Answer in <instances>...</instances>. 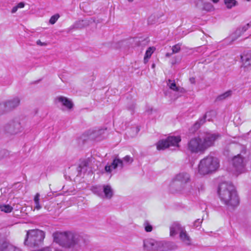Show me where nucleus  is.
<instances>
[{"label":"nucleus","mask_w":251,"mask_h":251,"mask_svg":"<svg viewBox=\"0 0 251 251\" xmlns=\"http://www.w3.org/2000/svg\"><path fill=\"white\" fill-rule=\"evenodd\" d=\"M219 137V134L210 133L194 137L188 140L186 150L192 154H203L209 148L214 145L215 140Z\"/></svg>","instance_id":"obj_1"},{"label":"nucleus","mask_w":251,"mask_h":251,"mask_svg":"<svg viewBox=\"0 0 251 251\" xmlns=\"http://www.w3.org/2000/svg\"><path fill=\"white\" fill-rule=\"evenodd\" d=\"M170 190L172 193L193 194L195 190L194 185L191 182L190 175L186 172H181L176 175L170 184Z\"/></svg>","instance_id":"obj_2"},{"label":"nucleus","mask_w":251,"mask_h":251,"mask_svg":"<svg viewBox=\"0 0 251 251\" xmlns=\"http://www.w3.org/2000/svg\"><path fill=\"white\" fill-rule=\"evenodd\" d=\"M218 193L221 201L228 207H234L238 204L239 198L237 192L231 183H221L219 185Z\"/></svg>","instance_id":"obj_3"},{"label":"nucleus","mask_w":251,"mask_h":251,"mask_svg":"<svg viewBox=\"0 0 251 251\" xmlns=\"http://www.w3.org/2000/svg\"><path fill=\"white\" fill-rule=\"evenodd\" d=\"M53 241L64 248H72L80 245L81 236L72 232H56L53 233Z\"/></svg>","instance_id":"obj_4"},{"label":"nucleus","mask_w":251,"mask_h":251,"mask_svg":"<svg viewBox=\"0 0 251 251\" xmlns=\"http://www.w3.org/2000/svg\"><path fill=\"white\" fill-rule=\"evenodd\" d=\"M219 166V161L217 158L208 155L200 161L198 172L202 175L209 174L217 171Z\"/></svg>","instance_id":"obj_5"},{"label":"nucleus","mask_w":251,"mask_h":251,"mask_svg":"<svg viewBox=\"0 0 251 251\" xmlns=\"http://www.w3.org/2000/svg\"><path fill=\"white\" fill-rule=\"evenodd\" d=\"M45 237V232L39 229H31L27 231L24 243L31 247L41 245Z\"/></svg>","instance_id":"obj_6"},{"label":"nucleus","mask_w":251,"mask_h":251,"mask_svg":"<svg viewBox=\"0 0 251 251\" xmlns=\"http://www.w3.org/2000/svg\"><path fill=\"white\" fill-rule=\"evenodd\" d=\"M21 125V120L19 117H16L9 121L4 126L5 133L10 135H15L21 132L23 130Z\"/></svg>","instance_id":"obj_7"},{"label":"nucleus","mask_w":251,"mask_h":251,"mask_svg":"<svg viewBox=\"0 0 251 251\" xmlns=\"http://www.w3.org/2000/svg\"><path fill=\"white\" fill-rule=\"evenodd\" d=\"M143 248L146 251H163L164 249V243L152 238L146 239L143 241Z\"/></svg>","instance_id":"obj_8"},{"label":"nucleus","mask_w":251,"mask_h":251,"mask_svg":"<svg viewBox=\"0 0 251 251\" xmlns=\"http://www.w3.org/2000/svg\"><path fill=\"white\" fill-rule=\"evenodd\" d=\"M180 141L179 136H169L165 140H159L156 143V148L158 150H163L170 146L178 147Z\"/></svg>","instance_id":"obj_9"},{"label":"nucleus","mask_w":251,"mask_h":251,"mask_svg":"<svg viewBox=\"0 0 251 251\" xmlns=\"http://www.w3.org/2000/svg\"><path fill=\"white\" fill-rule=\"evenodd\" d=\"M133 161V159L129 155H126L123 159L115 158L110 165H107L105 167V170L106 172L111 173L112 169H115L118 167L122 169L124 167V162L125 163L130 164Z\"/></svg>","instance_id":"obj_10"},{"label":"nucleus","mask_w":251,"mask_h":251,"mask_svg":"<svg viewBox=\"0 0 251 251\" xmlns=\"http://www.w3.org/2000/svg\"><path fill=\"white\" fill-rule=\"evenodd\" d=\"M54 102L58 106H64L68 110H71L74 106V104L71 100L62 96H57L55 98Z\"/></svg>","instance_id":"obj_11"},{"label":"nucleus","mask_w":251,"mask_h":251,"mask_svg":"<svg viewBox=\"0 0 251 251\" xmlns=\"http://www.w3.org/2000/svg\"><path fill=\"white\" fill-rule=\"evenodd\" d=\"M232 164L236 171L239 172H241L245 165L244 158L240 154L233 158Z\"/></svg>","instance_id":"obj_12"},{"label":"nucleus","mask_w":251,"mask_h":251,"mask_svg":"<svg viewBox=\"0 0 251 251\" xmlns=\"http://www.w3.org/2000/svg\"><path fill=\"white\" fill-rule=\"evenodd\" d=\"M21 100L19 97H14L13 99L4 101L7 109L10 112L17 107L20 103Z\"/></svg>","instance_id":"obj_13"},{"label":"nucleus","mask_w":251,"mask_h":251,"mask_svg":"<svg viewBox=\"0 0 251 251\" xmlns=\"http://www.w3.org/2000/svg\"><path fill=\"white\" fill-rule=\"evenodd\" d=\"M242 67L247 70L251 69V51L244 53L241 55Z\"/></svg>","instance_id":"obj_14"},{"label":"nucleus","mask_w":251,"mask_h":251,"mask_svg":"<svg viewBox=\"0 0 251 251\" xmlns=\"http://www.w3.org/2000/svg\"><path fill=\"white\" fill-rule=\"evenodd\" d=\"M185 229V228L177 223L175 222L173 223L170 226V235L171 236H174L178 233L180 234L182 230Z\"/></svg>","instance_id":"obj_15"},{"label":"nucleus","mask_w":251,"mask_h":251,"mask_svg":"<svg viewBox=\"0 0 251 251\" xmlns=\"http://www.w3.org/2000/svg\"><path fill=\"white\" fill-rule=\"evenodd\" d=\"M103 197L107 199H110L114 195V191L109 185L102 186Z\"/></svg>","instance_id":"obj_16"},{"label":"nucleus","mask_w":251,"mask_h":251,"mask_svg":"<svg viewBox=\"0 0 251 251\" xmlns=\"http://www.w3.org/2000/svg\"><path fill=\"white\" fill-rule=\"evenodd\" d=\"M90 162L89 159H84L81 161L77 168V171L79 174L81 173H85L89 168V163Z\"/></svg>","instance_id":"obj_17"},{"label":"nucleus","mask_w":251,"mask_h":251,"mask_svg":"<svg viewBox=\"0 0 251 251\" xmlns=\"http://www.w3.org/2000/svg\"><path fill=\"white\" fill-rule=\"evenodd\" d=\"M179 238L180 240L186 245L190 246L191 245V238L187 233L185 229L182 230L179 234Z\"/></svg>","instance_id":"obj_18"},{"label":"nucleus","mask_w":251,"mask_h":251,"mask_svg":"<svg viewBox=\"0 0 251 251\" xmlns=\"http://www.w3.org/2000/svg\"><path fill=\"white\" fill-rule=\"evenodd\" d=\"M167 85L173 91H179L181 93H183L184 91L183 88L177 87L174 80L169 79L167 82Z\"/></svg>","instance_id":"obj_19"},{"label":"nucleus","mask_w":251,"mask_h":251,"mask_svg":"<svg viewBox=\"0 0 251 251\" xmlns=\"http://www.w3.org/2000/svg\"><path fill=\"white\" fill-rule=\"evenodd\" d=\"M207 114V113H206L202 118L200 119L196 122L193 125V128L194 129L195 131L198 130L200 127L201 126L205 123Z\"/></svg>","instance_id":"obj_20"},{"label":"nucleus","mask_w":251,"mask_h":251,"mask_svg":"<svg viewBox=\"0 0 251 251\" xmlns=\"http://www.w3.org/2000/svg\"><path fill=\"white\" fill-rule=\"evenodd\" d=\"M88 25V22L85 20H79L77 22H76L74 26L75 28H81L85 26H86Z\"/></svg>","instance_id":"obj_21"},{"label":"nucleus","mask_w":251,"mask_h":251,"mask_svg":"<svg viewBox=\"0 0 251 251\" xmlns=\"http://www.w3.org/2000/svg\"><path fill=\"white\" fill-rule=\"evenodd\" d=\"M92 191L93 192L99 196V197L102 198L103 197V193H102V187L100 186H95L93 187L92 189Z\"/></svg>","instance_id":"obj_22"},{"label":"nucleus","mask_w":251,"mask_h":251,"mask_svg":"<svg viewBox=\"0 0 251 251\" xmlns=\"http://www.w3.org/2000/svg\"><path fill=\"white\" fill-rule=\"evenodd\" d=\"M232 91L230 90L227 91L225 93L219 95L216 98V100L220 101L226 99V98L230 97L231 95Z\"/></svg>","instance_id":"obj_23"},{"label":"nucleus","mask_w":251,"mask_h":251,"mask_svg":"<svg viewBox=\"0 0 251 251\" xmlns=\"http://www.w3.org/2000/svg\"><path fill=\"white\" fill-rule=\"evenodd\" d=\"M13 210V207L9 204L0 205V210L5 213H10Z\"/></svg>","instance_id":"obj_24"},{"label":"nucleus","mask_w":251,"mask_h":251,"mask_svg":"<svg viewBox=\"0 0 251 251\" xmlns=\"http://www.w3.org/2000/svg\"><path fill=\"white\" fill-rule=\"evenodd\" d=\"M40 194L37 193L34 196V201L35 203V208L37 210H39L42 208V206L40 204L39 200H40Z\"/></svg>","instance_id":"obj_25"},{"label":"nucleus","mask_w":251,"mask_h":251,"mask_svg":"<svg viewBox=\"0 0 251 251\" xmlns=\"http://www.w3.org/2000/svg\"><path fill=\"white\" fill-rule=\"evenodd\" d=\"M8 242L0 234V251H5Z\"/></svg>","instance_id":"obj_26"},{"label":"nucleus","mask_w":251,"mask_h":251,"mask_svg":"<svg viewBox=\"0 0 251 251\" xmlns=\"http://www.w3.org/2000/svg\"><path fill=\"white\" fill-rule=\"evenodd\" d=\"M251 25V22L245 25L241 28H239L238 29L236 30L235 33L236 34H239V36L241 33L245 32L250 27Z\"/></svg>","instance_id":"obj_27"},{"label":"nucleus","mask_w":251,"mask_h":251,"mask_svg":"<svg viewBox=\"0 0 251 251\" xmlns=\"http://www.w3.org/2000/svg\"><path fill=\"white\" fill-rule=\"evenodd\" d=\"M105 130H106V128L94 130L92 131V132L91 133L90 135H93V137H97L100 135H101L104 134Z\"/></svg>","instance_id":"obj_28"},{"label":"nucleus","mask_w":251,"mask_h":251,"mask_svg":"<svg viewBox=\"0 0 251 251\" xmlns=\"http://www.w3.org/2000/svg\"><path fill=\"white\" fill-rule=\"evenodd\" d=\"M5 251H22V250L8 242Z\"/></svg>","instance_id":"obj_29"},{"label":"nucleus","mask_w":251,"mask_h":251,"mask_svg":"<svg viewBox=\"0 0 251 251\" xmlns=\"http://www.w3.org/2000/svg\"><path fill=\"white\" fill-rule=\"evenodd\" d=\"M224 2L228 8H231L237 4V1L235 0H224Z\"/></svg>","instance_id":"obj_30"},{"label":"nucleus","mask_w":251,"mask_h":251,"mask_svg":"<svg viewBox=\"0 0 251 251\" xmlns=\"http://www.w3.org/2000/svg\"><path fill=\"white\" fill-rule=\"evenodd\" d=\"M164 243V248H167L169 250H175L177 248V246L174 243L171 242H165Z\"/></svg>","instance_id":"obj_31"},{"label":"nucleus","mask_w":251,"mask_h":251,"mask_svg":"<svg viewBox=\"0 0 251 251\" xmlns=\"http://www.w3.org/2000/svg\"><path fill=\"white\" fill-rule=\"evenodd\" d=\"M8 112L4 102L0 103V115H3Z\"/></svg>","instance_id":"obj_32"},{"label":"nucleus","mask_w":251,"mask_h":251,"mask_svg":"<svg viewBox=\"0 0 251 251\" xmlns=\"http://www.w3.org/2000/svg\"><path fill=\"white\" fill-rule=\"evenodd\" d=\"M145 230L146 232H151L152 230V226L149 223L148 221H145L143 224Z\"/></svg>","instance_id":"obj_33"},{"label":"nucleus","mask_w":251,"mask_h":251,"mask_svg":"<svg viewBox=\"0 0 251 251\" xmlns=\"http://www.w3.org/2000/svg\"><path fill=\"white\" fill-rule=\"evenodd\" d=\"M59 17L60 16L58 14H56L52 16L50 19L49 23L51 25L54 24L57 21Z\"/></svg>","instance_id":"obj_34"},{"label":"nucleus","mask_w":251,"mask_h":251,"mask_svg":"<svg viewBox=\"0 0 251 251\" xmlns=\"http://www.w3.org/2000/svg\"><path fill=\"white\" fill-rule=\"evenodd\" d=\"M152 51H151V48H148V49L146 50L145 56L144 57V61L146 62L148 61V59L151 57Z\"/></svg>","instance_id":"obj_35"},{"label":"nucleus","mask_w":251,"mask_h":251,"mask_svg":"<svg viewBox=\"0 0 251 251\" xmlns=\"http://www.w3.org/2000/svg\"><path fill=\"white\" fill-rule=\"evenodd\" d=\"M181 45L179 44H176L172 47V53H176L178 52L180 50Z\"/></svg>","instance_id":"obj_36"},{"label":"nucleus","mask_w":251,"mask_h":251,"mask_svg":"<svg viewBox=\"0 0 251 251\" xmlns=\"http://www.w3.org/2000/svg\"><path fill=\"white\" fill-rule=\"evenodd\" d=\"M202 220H201L200 219H197L194 223V226L196 227H198L201 224V223H202Z\"/></svg>","instance_id":"obj_37"},{"label":"nucleus","mask_w":251,"mask_h":251,"mask_svg":"<svg viewBox=\"0 0 251 251\" xmlns=\"http://www.w3.org/2000/svg\"><path fill=\"white\" fill-rule=\"evenodd\" d=\"M37 251H52V250L50 247H46L43 248L42 249L39 250Z\"/></svg>","instance_id":"obj_38"},{"label":"nucleus","mask_w":251,"mask_h":251,"mask_svg":"<svg viewBox=\"0 0 251 251\" xmlns=\"http://www.w3.org/2000/svg\"><path fill=\"white\" fill-rule=\"evenodd\" d=\"M36 44L37 45L40 46H46L47 44L45 42H42L40 40H38L36 42Z\"/></svg>","instance_id":"obj_39"},{"label":"nucleus","mask_w":251,"mask_h":251,"mask_svg":"<svg viewBox=\"0 0 251 251\" xmlns=\"http://www.w3.org/2000/svg\"><path fill=\"white\" fill-rule=\"evenodd\" d=\"M16 6L18 8H22L25 6V3L23 2H21L19 3Z\"/></svg>","instance_id":"obj_40"},{"label":"nucleus","mask_w":251,"mask_h":251,"mask_svg":"<svg viewBox=\"0 0 251 251\" xmlns=\"http://www.w3.org/2000/svg\"><path fill=\"white\" fill-rule=\"evenodd\" d=\"M18 9V8L17 7V6H14L11 10V13H16Z\"/></svg>","instance_id":"obj_41"},{"label":"nucleus","mask_w":251,"mask_h":251,"mask_svg":"<svg viewBox=\"0 0 251 251\" xmlns=\"http://www.w3.org/2000/svg\"><path fill=\"white\" fill-rule=\"evenodd\" d=\"M133 131H135L136 133L137 134L140 130V129L138 127H136L135 128H132Z\"/></svg>","instance_id":"obj_42"},{"label":"nucleus","mask_w":251,"mask_h":251,"mask_svg":"<svg viewBox=\"0 0 251 251\" xmlns=\"http://www.w3.org/2000/svg\"><path fill=\"white\" fill-rule=\"evenodd\" d=\"M4 152L5 151H0V160L3 157V154L4 153Z\"/></svg>","instance_id":"obj_43"},{"label":"nucleus","mask_w":251,"mask_h":251,"mask_svg":"<svg viewBox=\"0 0 251 251\" xmlns=\"http://www.w3.org/2000/svg\"><path fill=\"white\" fill-rule=\"evenodd\" d=\"M152 111V108H149L148 109H147L146 110V111L150 114H151V112Z\"/></svg>","instance_id":"obj_44"},{"label":"nucleus","mask_w":251,"mask_h":251,"mask_svg":"<svg viewBox=\"0 0 251 251\" xmlns=\"http://www.w3.org/2000/svg\"><path fill=\"white\" fill-rule=\"evenodd\" d=\"M173 54V53H172H172H169V52H168V53H167L166 54V57H170V56H171Z\"/></svg>","instance_id":"obj_45"},{"label":"nucleus","mask_w":251,"mask_h":251,"mask_svg":"<svg viewBox=\"0 0 251 251\" xmlns=\"http://www.w3.org/2000/svg\"><path fill=\"white\" fill-rule=\"evenodd\" d=\"M214 3H218L219 1V0H211Z\"/></svg>","instance_id":"obj_46"},{"label":"nucleus","mask_w":251,"mask_h":251,"mask_svg":"<svg viewBox=\"0 0 251 251\" xmlns=\"http://www.w3.org/2000/svg\"><path fill=\"white\" fill-rule=\"evenodd\" d=\"M207 5H208V6L210 7L211 8L212 7V6L210 4H208Z\"/></svg>","instance_id":"obj_47"},{"label":"nucleus","mask_w":251,"mask_h":251,"mask_svg":"<svg viewBox=\"0 0 251 251\" xmlns=\"http://www.w3.org/2000/svg\"><path fill=\"white\" fill-rule=\"evenodd\" d=\"M155 67V64H153L152 65V68H154Z\"/></svg>","instance_id":"obj_48"},{"label":"nucleus","mask_w":251,"mask_h":251,"mask_svg":"<svg viewBox=\"0 0 251 251\" xmlns=\"http://www.w3.org/2000/svg\"><path fill=\"white\" fill-rule=\"evenodd\" d=\"M129 2H132L133 0H127Z\"/></svg>","instance_id":"obj_49"},{"label":"nucleus","mask_w":251,"mask_h":251,"mask_svg":"<svg viewBox=\"0 0 251 251\" xmlns=\"http://www.w3.org/2000/svg\"><path fill=\"white\" fill-rule=\"evenodd\" d=\"M55 251H63L61 250H56Z\"/></svg>","instance_id":"obj_50"}]
</instances>
